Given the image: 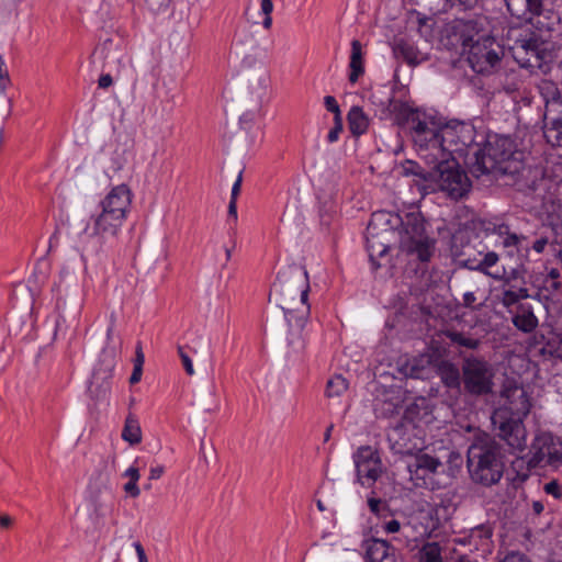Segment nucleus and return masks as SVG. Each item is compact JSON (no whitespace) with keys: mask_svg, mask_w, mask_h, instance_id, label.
Masks as SVG:
<instances>
[{"mask_svg":"<svg viewBox=\"0 0 562 562\" xmlns=\"http://www.w3.org/2000/svg\"><path fill=\"white\" fill-rule=\"evenodd\" d=\"M165 472V468L162 465H157L154 468H150L149 470V480L156 481L159 480Z\"/></svg>","mask_w":562,"mask_h":562,"instance_id":"nucleus-57","label":"nucleus"},{"mask_svg":"<svg viewBox=\"0 0 562 562\" xmlns=\"http://www.w3.org/2000/svg\"><path fill=\"white\" fill-rule=\"evenodd\" d=\"M122 439L127 441L131 446H136L142 442V429L137 418L128 414L122 430Z\"/></svg>","mask_w":562,"mask_h":562,"instance_id":"nucleus-33","label":"nucleus"},{"mask_svg":"<svg viewBox=\"0 0 562 562\" xmlns=\"http://www.w3.org/2000/svg\"><path fill=\"white\" fill-rule=\"evenodd\" d=\"M438 337L442 340L446 338L449 340V345L458 350V355L460 356V351L464 355H468L467 351L477 350L482 346V340L472 336L469 333L459 331L454 328H447L441 330L438 334Z\"/></svg>","mask_w":562,"mask_h":562,"instance_id":"nucleus-21","label":"nucleus"},{"mask_svg":"<svg viewBox=\"0 0 562 562\" xmlns=\"http://www.w3.org/2000/svg\"><path fill=\"white\" fill-rule=\"evenodd\" d=\"M470 67L477 74L492 72L502 61L504 49L491 34L475 41L467 50Z\"/></svg>","mask_w":562,"mask_h":562,"instance_id":"nucleus-9","label":"nucleus"},{"mask_svg":"<svg viewBox=\"0 0 562 562\" xmlns=\"http://www.w3.org/2000/svg\"><path fill=\"white\" fill-rule=\"evenodd\" d=\"M440 158H450L453 153L468 154L473 150L474 161L470 170L473 177L486 178L502 186L516 187L525 194L535 193L544 180V169L525 161V154L516 148L509 136L490 137L483 148L475 143V128L465 122L451 121L441 126Z\"/></svg>","mask_w":562,"mask_h":562,"instance_id":"nucleus-1","label":"nucleus"},{"mask_svg":"<svg viewBox=\"0 0 562 562\" xmlns=\"http://www.w3.org/2000/svg\"><path fill=\"white\" fill-rule=\"evenodd\" d=\"M371 494L372 495L368 497V506L370 508V512L378 517H384L385 514L389 512L387 503L381 498L375 497L374 492H372Z\"/></svg>","mask_w":562,"mask_h":562,"instance_id":"nucleus-42","label":"nucleus"},{"mask_svg":"<svg viewBox=\"0 0 562 562\" xmlns=\"http://www.w3.org/2000/svg\"><path fill=\"white\" fill-rule=\"evenodd\" d=\"M540 352L562 360V334L551 337L540 349Z\"/></svg>","mask_w":562,"mask_h":562,"instance_id":"nucleus-40","label":"nucleus"},{"mask_svg":"<svg viewBox=\"0 0 562 562\" xmlns=\"http://www.w3.org/2000/svg\"><path fill=\"white\" fill-rule=\"evenodd\" d=\"M308 290L307 272L300 266H290L278 273L269 293V302H276L284 313L289 326L286 344L297 349L303 348L302 330L310 313Z\"/></svg>","mask_w":562,"mask_h":562,"instance_id":"nucleus-2","label":"nucleus"},{"mask_svg":"<svg viewBox=\"0 0 562 562\" xmlns=\"http://www.w3.org/2000/svg\"><path fill=\"white\" fill-rule=\"evenodd\" d=\"M385 110L393 115L394 121L398 125H406L408 128L412 126V119H416L422 116V112L418 110H414L409 108L406 103L394 100L391 97H387L385 103Z\"/></svg>","mask_w":562,"mask_h":562,"instance_id":"nucleus-28","label":"nucleus"},{"mask_svg":"<svg viewBox=\"0 0 562 562\" xmlns=\"http://www.w3.org/2000/svg\"><path fill=\"white\" fill-rule=\"evenodd\" d=\"M132 191L126 184L114 187L101 201V207L126 220L132 203Z\"/></svg>","mask_w":562,"mask_h":562,"instance_id":"nucleus-16","label":"nucleus"},{"mask_svg":"<svg viewBox=\"0 0 562 562\" xmlns=\"http://www.w3.org/2000/svg\"><path fill=\"white\" fill-rule=\"evenodd\" d=\"M451 255L464 268L483 272L494 279L502 278L499 272L491 271L499 260L498 255L490 250L480 234L473 229H459L452 235Z\"/></svg>","mask_w":562,"mask_h":562,"instance_id":"nucleus-4","label":"nucleus"},{"mask_svg":"<svg viewBox=\"0 0 562 562\" xmlns=\"http://www.w3.org/2000/svg\"><path fill=\"white\" fill-rule=\"evenodd\" d=\"M113 83L112 76L110 74L101 75L98 80V86L100 89H106Z\"/></svg>","mask_w":562,"mask_h":562,"instance_id":"nucleus-56","label":"nucleus"},{"mask_svg":"<svg viewBox=\"0 0 562 562\" xmlns=\"http://www.w3.org/2000/svg\"><path fill=\"white\" fill-rule=\"evenodd\" d=\"M228 215L234 216L235 218L237 217L236 200L231 199L228 204Z\"/></svg>","mask_w":562,"mask_h":562,"instance_id":"nucleus-63","label":"nucleus"},{"mask_svg":"<svg viewBox=\"0 0 562 562\" xmlns=\"http://www.w3.org/2000/svg\"><path fill=\"white\" fill-rule=\"evenodd\" d=\"M357 480L361 485L371 486L382 474L383 465L379 452L371 446H361L353 454Z\"/></svg>","mask_w":562,"mask_h":562,"instance_id":"nucleus-15","label":"nucleus"},{"mask_svg":"<svg viewBox=\"0 0 562 562\" xmlns=\"http://www.w3.org/2000/svg\"><path fill=\"white\" fill-rule=\"evenodd\" d=\"M447 2H449L451 5H461L463 9L468 10V9H473L480 0H446Z\"/></svg>","mask_w":562,"mask_h":562,"instance_id":"nucleus-51","label":"nucleus"},{"mask_svg":"<svg viewBox=\"0 0 562 562\" xmlns=\"http://www.w3.org/2000/svg\"><path fill=\"white\" fill-rule=\"evenodd\" d=\"M324 103H325V108L327 109V111L335 114L334 117H341V112H340L339 105L334 97H331V95L325 97Z\"/></svg>","mask_w":562,"mask_h":562,"instance_id":"nucleus-45","label":"nucleus"},{"mask_svg":"<svg viewBox=\"0 0 562 562\" xmlns=\"http://www.w3.org/2000/svg\"><path fill=\"white\" fill-rule=\"evenodd\" d=\"M147 5L153 11H158L162 8H167L171 0H145Z\"/></svg>","mask_w":562,"mask_h":562,"instance_id":"nucleus-52","label":"nucleus"},{"mask_svg":"<svg viewBox=\"0 0 562 562\" xmlns=\"http://www.w3.org/2000/svg\"><path fill=\"white\" fill-rule=\"evenodd\" d=\"M11 524H12L11 517H9L8 515L0 516V525H1V527L8 528V527L11 526Z\"/></svg>","mask_w":562,"mask_h":562,"instance_id":"nucleus-64","label":"nucleus"},{"mask_svg":"<svg viewBox=\"0 0 562 562\" xmlns=\"http://www.w3.org/2000/svg\"><path fill=\"white\" fill-rule=\"evenodd\" d=\"M241 181H243V177H241V172H240L237 177V180L233 184L231 199L237 200V196L240 192Z\"/></svg>","mask_w":562,"mask_h":562,"instance_id":"nucleus-58","label":"nucleus"},{"mask_svg":"<svg viewBox=\"0 0 562 562\" xmlns=\"http://www.w3.org/2000/svg\"><path fill=\"white\" fill-rule=\"evenodd\" d=\"M490 21L487 16L476 15L472 19H457L448 26L449 36L453 40L452 44H460L463 52H467L475 41H481L490 35Z\"/></svg>","mask_w":562,"mask_h":562,"instance_id":"nucleus-11","label":"nucleus"},{"mask_svg":"<svg viewBox=\"0 0 562 562\" xmlns=\"http://www.w3.org/2000/svg\"><path fill=\"white\" fill-rule=\"evenodd\" d=\"M493 233L496 234L499 238H502V245L505 248L515 247L518 249L521 241L526 239V237L522 235L512 233L507 224L495 225L493 228Z\"/></svg>","mask_w":562,"mask_h":562,"instance_id":"nucleus-35","label":"nucleus"},{"mask_svg":"<svg viewBox=\"0 0 562 562\" xmlns=\"http://www.w3.org/2000/svg\"><path fill=\"white\" fill-rule=\"evenodd\" d=\"M145 356L142 346L138 344L135 350L134 369L130 378L131 384H136L140 381L143 374V366Z\"/></svg>","mask_w":562,"mask_h":562,"instance_id":"nucleus-41","label":"nucleus"},{"mask_svg":"<svg viewBox=\"0 0 562 562\" xmlns=\"http://www.w3.org/2000/svg\"><path fill=\"white\" fill-rule=\"evenodd\" d=\"M344 125H342V119L341 117H334V127L329 131L327 135V140L329 143H335L338 140L340 133L342 132Z\"/></svg>","mask_w":562,"mask_h":562,"instance_id":"nucleus-43","label":"nucleus"},{"mask_svg":"<svg viewBox=\"0 0 562 562\" xmlns=\"http://www.w3.org/2000/svg\"><path fill=\"white\" fill-rule=\"evenodd\" d=\"M92 236L102 240L117 237L125 220L102 209L101 213L92 216Z\"/></svg>","mask_w":562,"mask_h":562,"instance_id":"nucleus-17","label":"nucleus"},{"mask_svg":"<svg viewBox=\"0 0 562 562\" xmlns=\"http://www.w3.org/2000/svg\"><path fill=\"white\" fill-rule=\"evenodd\" d=\"M441 465L438 458L429 456L427 453L417 454L413 463L408 464V470L413 474H418L419 470L427 471L429 473L437 472V469Z\"/></svg>","mask_w":562,"mask_h":562,"instance_id":"nucleus-32","label":"nucleus"},{"mask_svg":"<svg viewBox=\"0 0 562 562\" xmlns=\"http://www.w3.org/2000/svg\"><path fill=\"white\" fill-rule=\"evenodd\" d=\"M529 297L528 289L519 286L516 289L515 285H510L502 293V304L506 307L517 304L520 300Z\"/></svg>","mask_w":562,"mask_h":562,"instance_id":"nucleus-38","label":"nucleus"},{"mask_svg":"<svg viewBox=\"0 0 562 562\" xmlns=\"http://www.w3.org/2000/svg\"><path fill=\"white\" fill-rule=\"evenodd\" d=\"M403 173L405 176H416L426 182L428 188H431L432 178H430V175L432 173V167L429 170H425L417 162L406 160L403 164Z\"/></svg>","mask_w":562,"mask_h":562,"instance_id":"nucleus-37","label":"nucleus"},{"mask_svg":"<svg viewBox=\"0 0 562 562\" xmlns=\"http://www.w3.org/2000/svg\"><path fill=\"white\" fill-rule=\"evenodd\" d=\"M435 371L445 387L456 394L462 393L463 373L461 372V367L459 368L451 360L442 359L438 356V360L435 362Z\"/></svg>","mask_w":562,"mask_h":562,"instance_id":"nucleus-18","label":"nucleus"},{"mask_svg":"<svg viewBox=\"0 0 562 562\" xmlns=\"http://www.w3.org/2000/svg\"><path fill=\"white\" fill-rule=\"evenodd\" d=\"M125 477H128L130 480L132 481H137L139 480L140 477V474H139V470L135 467H131L128 468L124 474H123Z\"/></svg>","mask_w":562,"mask_h":562,"instance_id":"nucleus-59","label":"nucleus"},{"mask_svg":"<svg viewBox=\"0 0 562 562\" xmlns=\"http://www.w3.org/2000/svg\"><path fill=\"white\" fill-rule=\"evenodd\" d=\"M123 490L133 498H136L140 495V490L137 485V481L130 480L127 483L124 484Z\"/></svg>","mask_w":562,"mask_h":562,"instance_id":"nucleus-50","label":"nucleus"},{"mask_svg":"<svg viewBox=\"0 0 562 562\" xmlns=\"http://www.w3.org/2000/svg\"><path fill=\"white\" fill-rule=\"evenodd\" d=\"M509 14L516 19L531 22L543 10L542 0H503Z\"/></svg>","mask_w":562,"mask_h":562,"instance_id":"nucleus-20","label":"nucleus"},{"mask_svg":"<svg viewBox=\"0 0 562 562\" xmlns=\"http://www.w3.org/2000/svg\"><path fill=\"white\" fill-rule=\"evenodd\" d=\"M432 164L431 190L446 192L453 200H460L470 192L471 181L453 158H439Z\"/></svg>","mask_w":562,"mask_h":562,"instance_id":"nucleus-7","label":"nucleus"},{"mask_svg":"<svg viewBox=\"0 0 562 562\" xmlns=\"http://www.w3.org/2000/svg\"><path fill=\"white\" fill-rule=\"evenodd\" d=\"M543 490L547 494L553 495L557 499L561 498L562 496L561 487L557 481H550L546 483Z\"/></svg>","mask_w":562,"mask_h":562,"instance_id":"nucleus-47","label":"nucleus"},{"mask_svg":"<svg viewBox=\"0 0 562 562\" xmlns=\"http://www.w3.org/2000/svg\"><path fill=\"white\" fill-rule=\"evenodd\" d=\"M411 137L415 146L420 150H430L431 162L440 158L441 153V126L428 117L425 113L422 116L412 119L409 128Z\"/></svg>","mask_w":562,"mask_h":562,"instance_id":"nucleus-13","label":"nucleus"},{"mask_svg":"<svg viewBox=\"0 0 562 562\" xmlns=\"http://www.w3.org/2000/svg\"><path fill=\"white\" fill-rule=\"evenodd\" d=\"M497 436L515 451H524L527 447V431L520 416L513 417L507 409H498L492 416Z\"/></svg>","mask_w":562,"mask_h":562,"instance_id":"nucleus-12","label":"nucleus"},{"mask_svg":"<svg viewBox=\"0 0 562 562\" xmlns=\"http://www.w3.org/2000/svg\"><path fill=\"white\" fill-rule=\"evenodd\" d=\"M393 53L396 58L403 59L409 66H418L428 60V55L420 52L413 43L398 38L394 42Z\"/></svg>","mask_w":562,"mask_h":562,"instance_id":"nucleus-27","label":"nucleus"},{"mask_svg":"<svg viewBox=\"0 0 562 562\" xmlns=\"http://www.w3.org/2000/svg\"><path fill=\"white\" fill-rule=\"evenodd\" d=\"M476 296L475 291H469L463 294V306L473 311H479L482 304L475 305Z\"/></svg>","mask_w":562,"mask_h":562,"instance_id":"nucleus-44","label":"nucleus"},{"mask_svg":"<svg viewBox=\"0 0 562 562\" xmlns=\"http://www.w3.org/2000/svg\"><path fill=\"white\" fill-rule=\"evenodd\" d=\"M390 213H378L367 227V250L374 270L381 267L379 258L387 255L395 231Z\"/></svg>","mask_w":562,"mask_h":562,"instance_id":"nucleus-8","label":"nucleus"},{"mask_svg":"<svg viewBox=\"0 0 562 562\" xmlns=\"http://www.w3.org/2000/svg\"><path fill=\"white\" fill-rule=\"evenodd\" d=\"M510 50L520 67L530 70L541 69L549 56L547 43L532 32L517 38Z\"/></svg>","mask_w":562,"mask_h":562,"instance_id":"nucleus-10","label":"nucleus"},{"mask_svg":"<svg viewBox=\"0 0 562 562\" xmlns=\"http://www.w3.org/2000/svg\"><path fill=\"white\" fill-rule=\"evenodd\" d=\"M364 562H396L395 549L382 539H370L363 543Z\"/></svg>","mask_w":562,"mask_h":562,"instance_id":"nucleus-23","label":"nucleus"},{"mask_svg":"<svg viewBox=\"0 0 562 562\" xmlns=\"http://www.w3.org/2000/svg\"><path fill=\"white\" fill-rule=\"evenodd\" d=\"M394 228L401 225L398 246L402 252L428 262L435 254L436 240L428 236L420 212H409L404 217L392 215Z\"/></svg>","mask_w":562,"mask_h":562,"instance_id":"nucleus-5","label":"nucleus"},{"mask_svg":"<svg viewBox=\"0 0 562 562\" xmlns=\"http://www.w3.org/2000/svg\"><path fill=\"white\" fill-rule=\"evenodd\" d=\"M548 277L552 280V288L558 289L560 283L557 279L560 277V272L558 269H551Z\"/></svg>","mask_w":562,"mask_h":562,"instance_id":"nucleus-62","label":"nucleus"},{"mask_svg":"<svg viewBox=\"0 0 562 562\" xmlns=\"http://www.w3.org/2000/svg\"><path fill=\"white\" fill-rule=\"evenodd\" d=\"M178 352H179V356H180V358L182 360V363H183V367L186 369V372L189 375H193L194 374V369H193V364H192V361H191L190 357L183 351L182 347L178 348Z\"/></svg>","mask_w":562,"mask_h":562,"instance_id":"nucleus-49","label":"nucleus"},{"mask_svg":"<svg viewBox=\"0 0 562 562\" xmlns=\"http://www.w3.org/2000/svg\"><path fill=\"white\" fill-rule=\"evenodd\" d=\"M492 536V529L488 526L480 525L471 529L472 538H490Z\"/></svg>","mask_w":562,"mask_h":562,"instance_id":"nucleus-46","label":"nucleus"},{"mask_svg":"<svg viewBox=\"0 0 562 562\" xmlns=\"http://www.w3.org/2000/svg\"><path fill=\"white\" fill-rule=\"evenodd\" d=\"M334 562H358V557L355 551L344 550L336 555Z\"/></svg>","mask_w":562,"mask_h":562,"instance_id":"nucleus-48","label":"nucleus"},{"mask_svg":"<svg viewBox=\"0 0 562 562\" xmlns=\"http://www.w3.org/2000/svg\"><path fill=\"white\" fill-rule=\"evenodd\" d=\"M383 529L387 533H396L401 530V522L396 519H392L390 521H386L383 526Z\"/></svg>","mask_w":562,"mask_h":562,"instance_id":"nucleus-53","label":"nucleus"},{"mask_svg":"<svg viewBox=\"0 0 562 562\" xmlns=\"http://www.w3.org/2000/svg\"><path fill=\"white\" fill-rule=\"evenodd\" d=\"M402 403V390L397 386H391L390 389L383 387L381 395H376L374 406L383 416L390 417L398 413Z\"/></svg>","mask_w":562,"mask_h":562,"instance_id":"nucleus-25","label":"nucleus"},{"mask_svg":"<svg viewBox=\"0 0 562 562\" xmlns=\"http://www.w3.org/2000/svg\"><path fill=\"white\" fill-rule=\"evenodd\" d=\"M273 10L272 0H261V11L265 15L271 14Z\"/></svg>","mask_w":562,"mask_h":562,"instance_id":"nucleus-61","label":"nucleus"},{"mask_svg":"<svg viewBox=\"0 0 562 562\" xmlns=\"http://www.w3.org/2000/svg\"><path fill=\"white\" fill-rule=\"evenodd\" d=\"M438 360V356L435 352H425L417 357L407 360L402 367L404 375L413 379H424L430 371V368L435 369V362Z\"/></svg>","mask_w":562,"mask_h":562,"instance_id":"nucleus-24","label":"nucleus"},{"mask_svg":"<svg viewBox=\"0 0 562 562\" xmlns=\"http://www.w3.org/2000/svg\"><path fill=\"white\" fill-rule=\"evenodd\" d=\"M501 396L509 405L508 411L517 416H526L530 411V403L524 387L516 384H507L503 389Z\"/></svg>","mask_w":562,"mask_h":562,"instance_id":"nucleus-22","label":"nucleus"},{"mask_svg":"<svg viewBox=\"0 0 562 562\" xmlns=\"http://www.w3.org/2000/svg\"><path fill=\"white\" fill-rule=\"evenodd\" d=\"M544 137L552 146H562V108L544 111Z\"/></svg>","mask_w":562,"mask_h":562,"instance_id":"nucleus-26","label":"nucleus"},{"mask_svg":"<svg viewBox=\"0 0 562 562\" xmlns=\"http://www.w3.org/2000/svg\"><path fill=\"white\" fill-rule=\"evenodd\" d=\"M548 244L549 238L547 236H542L532 244V249L536 252L541 254Z\"/></svg>","mask_w":562,"mask_h":562,"instance_id":"nucleus-54","label":"nucleus"},{"mask_svg":"<svg viewBox=\"0 0 562 562\" xmlns=\"http://www.w3.org/2000/svg\"><path fill=\"white\" fill-rule=\"evenodd\" d=\"M528 467L536 468H559L562 464V446L549 432L537 435L530 447Z\"/></svg>","mask_w":562,"mask_h":562,"instance_id":"nucleus-14","label":"nucleus"},{"mask_svg":"<svg viewBox=\"0 0 562 562\" xmlns=\"http://www.w3.org/2000/svg\"><path fill=\"white\" fill-rule=\"evenodd\" d=\"M420 562H442L441 548L438 542H427L423 546Z\"/></svg>","mask_w":562,"mask_h":562,"instance_id":"nucleus-39","label":"nucleus"},{"mask_svg":"<svg viewBox=\"0 0 562 562\" xmlns=\"http://www.w3.org/2000/svg\"><path fill=\"white\" fill-rule=\"evenodd\" d=\"M460 358L463 373L462 392L473 397L493 394L495 386L493 366L483 356L464 355L460 351Z\"/></svg>","mask_w":562,"mask_h":562,"instance_id":"nucleus-6","label":"nucleus"},{"mask_svg":"<svg viewBox=\"0 0 562 562\" xmlns=\"http://www.w3.org/2000/svg\"><path fill=\"white\" fill-rule=\"evenodd\" d=\"M349 130L353 135H361L368 128V119L359 106H352L348 113Z\"/></svg>","mask_w":562,"mask_h":562,"instance_id":"nucleus-34","label":"nucleus"},{"mask_svg":"<svg viewBox=\"0 0 562 562\" xmlns=\"http://www.w3.org/2000/svg\"><path fill=\"white\" fill-rule=\"evenodd\" d=\"M468 469L471 479L484 486L499 482L504 472V454L499 442L490 435H475L468 448Z\"/></svg>","mask_w":562,"mask_h":562,"instance_id":"nucleus-3","label":"nucleus"},{"mask_svg":"<svg viewBox=\"0 0 562 562\" xmlns=\"http://www.w3.org/2000/svg\"><path fill=\"white\" fill-rule=\"evenodd\" d=\"M514 326L524 331L531 333L538 326V318L532 308L528 304H518L517 311L512 319Z\"/></svg>","mask_w":562,"mask_h":562,"instance_id":"nucleus-29","label":"nucleus"},{"mask_svg":"<svg viewBox=\"0 0 562 562\" xmlns=\"http://www.w3.org/2000/svg\"><path fill=\"white\" fill-rule=\"evenodd\" d=\"M134 548L138 558V562H148L145 549L139 541L134 542Z\"/></svg>","mask_w":562,"mask_h":562,"instance_id":"nucleus-55","label":"nucleus"},{"mask_svg":"<svg viewBox=\"0 0 562 562\" xmlns=\"http://www.w3.org/2000/svg\"><path fill=\"white\" fill-rule=\"evenodd\" d=\"M531 508H532L533 515L539 516L544 510V505L541 501H532Z\"/></svg>","mask_w":562,"mask_h":562,"instance_id":"nucleus-60","label":"nucleus"},{"mask_svg":"<svg viewBox=\"0 0 562 562\" xmlns=\"http://www.w3.org/2000/svg\"><path fill=\"white\" fill-rule=\"evenodd\" d=\"M101 57L103 66L111 71L120 72L126 60V54L119 45L112 40L104 41L99 47L95 48L93 57Z\"/></svg>","mask_w":562,"mask_h":562,"instance_id":"nucleus-19","label":"nucleus"},{"mask_svg":"<svg viewBox=\"0 0 562 562\" xmlns=\"http://www.w3.org/2000/svg\"><path fill=\"white\" fill-rule=\"evenodd\" d=\"M349 387V383L341 374H336L327 381L326 396L329 398L340 397Z\"/></svg>","mask_w":562,"mask_h":562,"instance_id":"nucleus-36","label":"nucleus"},{"mask_svg":"<svg viewBox=\"0 0 562 562\" xmlns=\"http://www.w3.org/2000/svg\"><path fill=\"white\" fill-rule=\"evenodd\" d=\"M349 67V81L351 83H355L357 82L359 77L364 72L361 44L357 40H353L351 42V56Z\"/></svg>","mask_w":562,"mask_h":562,"instance_id":"nucleus-31","label":"nucleus"},{"mask_svg":"<svg viewBox=\"0 0 562 562\" xmlns=\"http://www.w3.org/2000/svg\"><path fill=\"white\" fill-rule=\"evenodd\" d=\"M539 92L546 102V110L562 108V94L558 85L549 79H542L538 85Z\"/></svg>","mask_w":562,"mask_h":562,"instance_id":"nucleus-30","label":"nucleus"}]
</instances>
